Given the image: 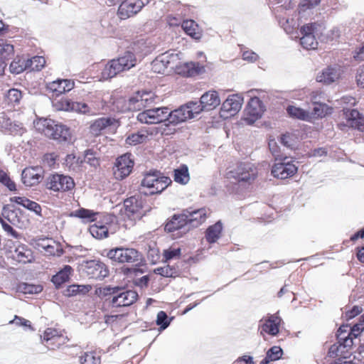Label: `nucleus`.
<instances>
[{"instance_id": "obj_4", "label": "nucleus", "mask_w": 364, "mask_h": 364, "mask_svg": "<svg viewBox=\"0 0 364 364\" xmlns=\"http://www.w3.org/2000/svg\"><path fill=\"white\" fill-rule=\"evenodd\" d=\"M171 183V178L164 176L160 171H149L144 173V178L141 181V192L145 195L159 194Z\"/></svg>"}, {"instance_id": "obj_31", "label": "nucleus", "mask_w": 364, "mask_h": 364, "mask_svg": "<svg viewBox=\"0 0 364 364\" xmlns=\"http://www.w3.org/2000/svg\"><path fill=\"white\" fill-rule=\"evenodd\" d=\"M10 200L13 203H16L18 205H22L23 207L27 208L29 210L33 211L35 213L38 215H40L41 212V205L38 203L28 199L27 198L14 196L11 198Z\"/></svg>"}, {"instance_id": "obj_8", "label": "nucleus", "mask_w": 364, "mask_h": 364, "mask_svg": "<svg viewBox=\"0 0 364 364\" xmlns=\"http://www.w3.org/2000/svg\"><path fill=\"white\" fill-rule=\"evenodd\" d=\"M323 26L317 23H308L300 28V44L306 50H315L318 46L317 38L321 34Z\"/></svg>"}, {"instance_id": "obj_58", "label": "nucleus", "mask_w": 364, "mask_h": 364, "mask_svg": "<svg viewBox=\"0 0 364 364\" xmlns=\"http://www.w3.org/2000/svg\"><path fill=\"white\" fill-rule=\"evenodd\" d=\"M54 241L49 238H39L36 241V247L38 249H43L46 250V248L48 249H54Z\"/></svg>"}, {"instance_id": "obj_14", "label": "nucleus", "mask_w": 364, "mask_h": 364, "mask_svg": "<svg viewBox=\"0 0 364 364\" xmlns=\"http://www.w3.org/2000/svg\"><path fill=\"white\" fill-rule=\"evenodd\" d=\"M134 161L130 154H125L119 156L113 166V175L117 180H122L132 172Z\"/></svg>"}, {"instance_id": "obj_41", "label": "nucleus", "mask_w": 364, "mask_h": 364, "mask_svg": "<svg viewBox=\"0 0 364 364\" xmlns=\"http://www.w3.org/2000/svg\"><path fill=\"white\" fill-rule=\"evenodd\" d=\"M43 287L40 284H32L28 283H21L18 284L16 291L23 294H36L41 292Z\"/></svg>"}, {"instance_id": "obj_30", "label": "nucleus", "mask_w": 364, "mask_h": 364, "mask_svg": "<svg viewBox=\"0 0 364 364\" xmlns=\"http://www.w3.org/2000/svg\"><path fill=\"white\" fill-rule=\"evenodd\" d=\"M43 340L46 341L47 343L50 342V345L53 346L51 348H53L54 346H59L60 344L64 343L65 338L61 335L58 334V331L54 328H47L42 336Z\"/></svg>"}, {"instance_id": "obj_63", "label": "nucleus", "mask_w": 364, "mask_h": 364, "mask_svg": "<svg viewBox=\"0 0 364 364\" xmlns=\"http://www.w3.org/2000/svg\"><path fill=\"white\" fill-rule=\"evenodd\" d=\"M259 56L257 53L252 51H244L242 53V58L245 60L249 61V62H255L258 59Z\"/></svg>"}, {"instance_id": "obj_62", "label": "nucleus", "mask_w": 364, "mask_h": 364, "mask_svg": "<svg viewBox=\"0 0 364 364\" xmlns=\"http://www.w3.org/2000/svg\"><path fill=\"white\" fill-rule=\"evenodd\" d=\"M364 330V319L360 321L358 323H355L351 328L350 334L353 336L354 338H357L360 333Z\"/></svg>"}, {"instance_id": "obj_42", "label": "nucleus", "mask_w": 364, "mask_h": 364, "mask_svg": "<svg viewBox=\"0 0 364 364\" xmlns=\"http://www.w3.org/2000/svg\"><path fill=\"white\" fill-rule=\"evenodd\" d=\"M14 55V46L7 41H0V60L12 58Z\"/></svg>"}, {"instance_id": "obj_20", "label": "nucleus", "mask_w": 364, "mask_h": 364, "mask_svg": "<svg viewBox=\"0 0 364 364\" xmlns=\"http://www.w3.org/2000/svg\"><path fill=\"white\" fill-rule=\"evenodd\" d=\"M141 99L140 92H138L134 96L129 98L128 100L124 98L118 99L115 102L116 107L120 109L121 112L139 111L142 109H146Z\"/></svg>"}, {"instance_id": "obj_25", "label": "nucleus", "mask_w": 364, "mask_h": 364, "mask_svg": "<svg viewBox=\"0 0 364 364\" xmlns=\"http://www.w3.org/2000/svg\"><path fill=\"white\" fill-rule=\"evenodd\" d=\"M179 53L173 50L166 51L156 57V63L161 62L164 68H171V69H178L181 66Z\"/></svg>"}, {"instance_id": "obj_19", "label": "nucleus", "mask_w": 364, "mask_h": 364, "mask_svg": "<svg viewBox=\"0 0 364 364\" xmlns=\"http://www.w3.org/2000/svg\"><path fill=\"white\" fill-rule=\"evenodd\" d=\"M43 178V170L38 166L25 168L21 173L22 183L28 187L38 184Z\"/></svg>"}, {"instance_id": "obj_9", "label": "nucleus", "mask_w": 364, "mask_h": 364, "mask_svg": "<svg viewBox=\"0 0 364 364\" xmlns=\"http://www.w3.org/2000/svg\"><path fill=\"white\" fill-rule=\"evenodd\" d=\"M257 175L255 166L251 163H240L233 170L229 171L226 176L228 179H234L235 181L251 183Z\"/></svg>"}, {"instance_id": "obj_55", "label": "nucleus", "mask_w": 364, "mask_h": 364, "mask_svg": "<svg viewBox=\"0 0 364 364\" xmlns=\"http://www.w3.org/2000/svg\"><path fill=\"white\" fill-rule=\"evenodd\" d=\"M282 354V349L279 346H273L267 352V359H270L271 361L279 360Z\"/></svg>"}, {"instance_id": "obj_53", "label": "nucleus", "mask_w": 364, "mask_h": 364, "mask_svg": "<svg viewBox=\"0 0 364 364\" xmlns=\"http://www.w3.org/2000/svg\"><path fill=\"white\" fill-rule=\"evenodd\" d=\"M154 273L159 274L166 277H173L176 273L174 268L170 267L169 265H166L164 267H157L154 269Z\"/></svg>"}, {"instance_id": "obj_43", "label": "nucleus", "mask_w": 364, "mask_h": 364, "mask_svg": "<svg viewBox=\"0 0 364 364\" xmlns=\"http://www.w3.org/2000/svg\"><path fill=\"white\" fill-rule=\"evenodd\" d=\"M97 215V213L85 208L78 209L72 213V215L81 218L85 223L95 221Z\"/></svg>"}, {"instance_id": "obj_37", "label": "nucleus", "mask_w": 364, "mask_h": 364, "mask_svg": "<svg viewBox=\"0 0 364 364\" xmlns=\"http://www.w3.org/2000/svg\"><path fill=\"white\" fill-rule=\"evenodd\" d=\"M287 112L292 118L311 122L309 111L304 110L294 105H289L287 107Z\"/></svg>"}, {"instance_id": "obj_59", "label": "nucleus", "mask_w": 364, "mask_h": 364, "mask_svg": "<svg viewBox=\"0 0 364 364\" xmlns=\"http://www.w3.org/2000/svg\"><path fill=\"white\" fill-rule=\"evenodd\" d=\"M269 148L271 153L274 156L275 161H277L279 158L283 157V156L279 154V148L274 139H271L269 141Z\"/></svg>"}, {"instance_id": "obj_46", "label": "nucleus", "mask_w": 364, "mask_h": 364, "mask_svg": "<svg viewBox=\"0 0 364 364\" xmlns=\"http://www.w3.org/2000/svg\"><path fill=\"white\" fill-rule=\"evenodd\" d=\"M10 70L13 73L18 74L21 72L28 70L27 59L26 58H18L15 59L10 64Z\"/></svg>"}, {"instance_id": "obj_47", "label": "nucleus", "mask_w": 364, "mask_h": 364, "mask_svg": "<svg viewBox=\"0 0 364 364\" xmlns=\"http://www.w3.org/2000/svg\"><path fill=\"white\" fill-rule=\"evenodd\" d=\"M22 97L21 92L17 89H10L6 95V100L9 105H15L18 104Z\"/></svg>"}, {"instance_id": "obj_3", "label": "nucleus", "mask_w": 364, "mask_h": 364, "mask_svg": "<svg viewBox=\"0 0 364 364\" xmlns=\"http://www.w3.org/2000/svg\"><path fill=\"white\" fill-rule=\"evenodd\" d=\"M220 104V99L218 93L214 90H210L204 93L200 100V103L197 102H190L181 107H185L186 113V121L194 118L202 111H210L216 108Z\"/></svg>"}, {"instance_id": "obj_39", "label": "nucleus", "mask_w": 364, "mask_h": 364, "mask_svg": "<svg viewBox=\"0 0 364 364\" xmlns=\"http://www.w3.org/2000/svg\"><path fill=\"white\" fill-rule=\"evenodd\" d=\"M204 71V67L199 63L188 62L183 63V70L178 71L179 73H183V74L188 76H193L195 75L200 74Z\"/></svg>"}, {"instance_id": "obj_35", "label": "nucleus", "mask_w": 364, "mask_h": 364, "mask_svg": "<svg viewBox=\"0 0 364 364\" xmlns=\"http://www.w3.org/2000/svg\"><path fill=\"white\" fill-rule=\"evenodd\" d=\"M90 234L96 239L102 240L108 237L109 229L107 225L97 222L90 226Z\"/></svg>"}, {"instance_id": "obj_13", "label": "nucleus", "mask_w": 364, "mask_h": 364, "mask_svg": "<svg viewBox=\"0 0 364 364\" xmlns=\"http://www.w3.org/2000/svg\"><path fill=\"white\" fill-rule=\"evenodd\" d=\"M75 186L74 180L68 176L53 174L47 178V188L53 191H68Z\"/></svg>"}, {"instance_id": "obj_11", "label": "nucleus", "mask_w": 364, "mask_h": 364, "mask_svg": "<svg viewBox=\"0 0 364 364\" xmlns=\"http://www.w3.org/2000/svg\"><path fill=\"white\" fill-rule=\"evenodd\" d=\"M297 170L298 168L287 156H283L276 161L272 168V174L275 178L286 179L293 176Z\"/></svg>"}, {"instance_id": "obj_7", "label": "nucleus", "mask_w": 364, "mask_h": 364, "mask_svg": "<svg viewBox=\"0 0 364 364\" xmlns=\"http://www.w3.org/2000/svg\"><path fill=\"white\" fill-rule=\"evenodd\" d=\"M100 292L104 296H109L107 301L113 307L129 306L133 304L138 297L135 291L122 290L118 287H106Z\"/></svg>"}, {"instance_id": "obj_28", "label": "nucleus", "mask_w": 364, "mask_h": 364, "mask_svg": "<svg viewBox=\"0 0 364 364\" xmlns=\"http://www.w3.org/2000/svg\"><path fill=\"white\" fill-rule=\"evenodd\" d=\"M311 100H313L314 107L311 112H309L311 114V121L314 119L323 118L329 113L330 107L323 103H318L316 100V96L314 92L312 93Z\"/></svg>"}, {"instance_id": "obj_57", "label": "nucleus", "mask_w": 364, "mask_h": 364, "mask_svg": "<svg viewBox=\"0 0 364 364\" xmlns=\"http://www.w3.org/2000/svg\"><path fill=\"white\" fill-rule=\"evenodd\" d=\"M140 95L146 109L154 104L156 99L155 95L151 92H140Z\"/></svg>"}, {"instance_id": "obj_1", "label": "nucleus", "mask_w": 364, "mask_h": 364, "mask_svg": "<svg viewBox=\"0 0 364 364\" xmlns=\"http://www.w3.org/2000/svg\"><path fill=\"white\" fill-rule=\"evenodd\" d=\"M185 108V107H180L171 112H169L166 107L146 109L138 114L136 119L144 124H158L167 122V124H178L186 121L187 116H186V113H184Z\"/></svg>"}, {"instance_id": "obj_12", "label": "nucleus", "mask_w": 364, "mask_h": 364, "mask_svg": "<svg viewBox=\"0 0 364 364\" xmlns=\"http://www.w3.org/2000/svg\"><path fill=\"white\" fill-rule=\"evenodd\" d=\"M124 215L131 220H139L144 214V200L139 196H132L124 202Z\"/></svg>"}, {"instance_id": "obj_6", "label": "nucleus", "mask_w": 364, "mask_h": 364, "mask_svg": "<svg viewBox=\"0 0 364 364\" xmlns=\"http://www.w3.org/2000/svg\"><path fill=\"white\" fill-rule=\"evenodd\" d=\"M105 256L114 263L132 264L139 267L143 262L142 254L134 248L119 247L105 250Z\"/></svg>"}, {"instance_id": "obj_22", "label": "nucleus", "mask_w": 364, "mask_h": 364, "mask_svg": "<svg viewBox=\"0 0 364 364\" xmlns=\"http://www.w3.org/2000/svg\"><path fill=\"white\" fill-rule=\"evenodd\" d=\"M341 75V68L338 65L329 66L318 73L316 80L329 85L339 79Z\"/></svg>"}, {"instance_id": "obj_26", "label": "nucleus", "mask_w": 364, "mask_h": 364, "mask_svg": "<svg viewBox=\"0 0 364 364\" xmlns=\"http://www.w3.org/2000/svg\"><path fill=\"white\" fill-rule=\"evenodd\" d=\"M117 126V121L114 118L112 117H102L96 119L90 125V132L95 135L98 136L101 134V132L106 128L112 127H116Z\"/></svg>"}, {"instance_id": "obj_15", "label": "nucleus", "mask_w": 364, "mask_h": 364, "mask_svg": "<svg viewBox=\"0 0 364 364\" xmlns=\"http://www.w3.org/2000/svg\"><path fill=\"white\" fill-rule=\"evenodd\" d=\"M149 1V0H124L119 6L117 15L121 19H127L139 13Z\"/></svg>"}, {"instance_id": "obj_45", "label": "nucleus", "mask_w": 364, "mask_h": 364, "mask_svg": "<svg viewBox=\"0 0 364 364\" xmlns=\"http://www.w3.org/2000/svg\"><path fill=\"white\" fill-rule=\"evenodd\" d=\"M321 0H301L298 6L299 14L304 16L308 11L318 6Z\"/></svg>"}, {"instance_id": "obj_48", "label": "nucleus", "mask_w": 364, "mask_h": 364, "mask_svg": "<svg viewBox=\"0 0 364 364\" xmlns=\"http://www.w3.org/2000/svg\"><path fill=\"white\" fill-rule=\"evenodd\" d=\"M84 160L93 167H97L100 165L98 154L93 149H87L85 151Z\"/></svg>"}, {"instance_id": "obj_54", "label": "nucleus", "mask_w": 364, "mask_h": 364, "mask_svg": "<svg viewBox=\"0 0 364 364\" xmlns=\"http://www.w3.org/2000/svg\"><path fill=\"white\" fill-rule=\"evenodd\" d=\"M156 323L160 326L161 330H164L169 326L170 321H168L167 314L164 311H161L157 314Z\"/></svg>"}, {"instance_id": "obj_40", "label": "nucleus", "mask_w": 364, "mask_h": 364, "mask_svg": "<svg viewBox=\"0 0 364 364\" xmlns=\"http://www.w3.org/2000/svg\"><path fill=\"white\" fill-rule=\"evenodd\" d=\"M174 181L178 183L185 185L188 183L190 176L187 166L182 165L178 168L174 170Z\"/></svg>"}, {"instance_id": "obj_18", "label": "nucleus", "mask_w": 364, "mask_h": 364, "mask_svg": "<svg viewBox=\"0 0 364 364\" xmlns=\"http://www.w3.org/2000/svg\"><path fill=\"white\" fill-rule=\"evenodd\" d=\"M84 271L90 278L99 280H102L109 275V270L106 265L103 262L97 260L87 262Z\"/></svg>"}, {"instance_id": "obj_16", "label": "nucleus", "mask_w": 364, "mask_h": 364, "mask_svg": "<svg viewBox=\"0 0 364 364\" xmlns=\"http://www.w3.org/2000/svg\"><path fill=\"white\" fill-rule=\"evenodd\" d=\"M245 112L244 120L248 124H253L262 117L264 112V106L262 101L258 97L251 98Z\"/></svg>"}, {"instance_id": "obj_29", "label": "nucleus", "mask_w": 364, "mask_h": 364, "mask_svg": "<svg viewBox=\"0 0 364 364\" xmlns=\"http://www.w3.org/2000/svg\"><path fill=\"white\" fill-rule=\"evenodd\" d=\"M187 217L183 213L180 215H174L171 220L165 225V230L167 232H173L187 225Z\"/></svg>"}, {"instance_id": "obj_24", "label": "nucleus", "mask_w": 364, "mask_h": 364, "mask_svg": "<svg viewBox=\"0 0 364 364\" xmlns=\"http://www.w3.org/2000/svg\"><path fill=\"white\" fill-rule=\"evenodd\" d=\"M74 82L68 79H58L48 82L47 89L56 96L70 91L74 87Z\"/></svg>"}, {"instance_id": "obj_21", "label": "nucleus", "mask_w": 364, "mask_h": 364, "mask_svg": "<svg viewBox=\"0 0 364 364\" xmlns=\"http://www.w3.org/2000/svg\"><path fill=\"white\" fill-rule=\"evenodd\" d=\"M187 217V224L192 227H198L203 223L208 217V210L203 208L196 210L188 208L183 211Z\"/></svg>"}, {"instance_id": "obj_27", "label": "nucleus", "mask_w": 364, "mask_h": 364, "mask_svg": "<svg viewBox=\"0 0 364 364\" xmlns=\"http://www.w3.org/2000/svg\"><path fill=\"white\" fill-rule=\"evenodd\" d=\"M282 319L277 314L271 315L262 325L261 334L265 332L271 336H276L279 333V326Z\"/></svg>"}, {"instance_id": "obj_10", "label": "nucleus", "mask_w": 364, "mask_h": 364, "mask_svg": "<svg viewBox=\"0 0 364 364\" xmlns=\"http://www.w3.org/2000/svg\"><path fill=\"white\" fill-rule=\"evenodd\" d=\"M57 109L60 110L69 111L72 110L80 114L88 115H95L100 109V107L97 105H88L85 102H72L67 99L61 100L58 102Z\"/></svg>"}, {"instance_id": "obj_5", "label": "nucleus", "mask_w": 364, "mask_h": 364, "mask_svg": "<svg viewBox=\"0 0 364 364\" xmlns=\"http://www.w3.org/2000/svg\"><path fill=\"white\" fill-rule=\"evenodd\" d=\"M35 127L47 137L59 141H67L70 139V129L51 119H40L35 123Z\"/></svg>"}, {"instance_id": "obj_52", "label": "nucleus", "mask_w": 364, "mask_h": 364, "mask_svg": "<svg viewBox=\"0 0 364 364\" xmlns=\"http://www.w3.org/2000/svg\"><path fill=\"white\" fill-rule=\"evenodd\" d=\"M147 138V136L144 134L135 133L129 135L127 139V144L129 145H136L144 142Z\"/></svg>"}, {"instance_id": "obj_2", "label": "nucleus", "mask_w": 364, "mask_h": 364, "mask_svg": "<svg viewBox=\"0 0 364 364\" xmlns=\"http://www.w3.org/2000/svg\"><path fill=\"white\" fill-rule=\"evenodd\" d=\"M137 63L135 55L130 52H125L117 58L108 61L102 70L100 80L111 79L118 74L134 68Z\"/></svg>"}, {"instance_id": "obj_23", "label": "nucleus", "mask_w": 364, "mask_h": 364, "mask_svg": "<svg viewBox=\"0 0 364 364\" xmlns=\"http://www.w3.org/2000/svg\"><path fill=\"white\" fill-rule=\"evenodd\" d=\"M346 124L343 126L353 127L364 132V117L356 109H343Z\"/></svg>"}, {"instance_id": "obj_49", "label": "nucleus", "mask_w": 364, "mask_h": 364, "mask_svg": "<svg viewBox=\"0 0 364 364\" xmlns=\"http://www.w3.org/2000/svg\"><path fill=\"white\" fill-rule=\"evenodd\" d=\"M181 255V250L179 247H170L167 250H164L163 252V256L164 258V262H167L171 259H179Z\"/></svg>"}, {"instance_id": "obj_34", "label": "nucleus", "mask_w": 364, "mask_h": 364, "mask_svg": "<svg viewBox=\"0 0 364 364\" xmlns=\"http://www.w3.org/2000/svg\"><path fill=\"white\" fill-rule=\"evenodd\" d=\"M182 28L186 34L194 39L198 40L202 34L198 25L193 20H186L182 23Z\"/></svg>"}, {"instance_id": "obj_64", "label": "nucleus", "mask_w": 364, "mask_h": 364, "mask_svg": "<svg viewBox=\"0 0 364 364\" xmlns=\"http://www.w3.org/2000/svg\"><path fill=\"white\" fill-rule=\"evenodd\" d=\"M356 80L358 85L364 87V65L358 69Z\"/></svg>"}, {"instance_id": "obj_44", "label": "nucleus", "mask_w": 364, "mask_h": 364, "mask_svg": "<svg viewBox=\"0 0 364 364\" xmlns=\"http://www.w3.org/2000/svg\"><path fill=\"white\" fill-rule=\"evenodd\" d=\"M28 68L30 71L41 70L46 64V60L42 56H34L27 58Z\"/></svg>"}, {"instance_id": "obj_36", "label": "nucleus", "mask_w": 364, "mask_h": 364, "mask_svg": "<svg viewBox=\"0 0 364 364\" xmlns=\"http://www.w3.org/2000/svg\"><path fill=\"white\" fill-rule=\"evenodd\" d=\"M73 268L69 265H65L55 275L52 277V282L57 287H60L63 283L68 281L70 274L73 272Z\"/></svg>"}, {"instance_id": "obj_56", "label": "nucleus", "mask_w": 364, "mask_h": 364, "mask_svg": "<svg viewBox=\"0 0 364 364\" xmlns=\"http://www.w3.org/2000/svg\"><path fill=\"white\" fill-rule=\"evenodd\" d=\"M80 364H99L100 358L96 357L93 353H85L80 358Z\"/></svg>"}, {"instance_id": "obj_51", "label": "nucleus", "mask_w": 364, "mask_h": 364, "mask_svg": "<svg viewBox=\"0 0 364 364\" xmlns=\"http://www.w3.org/2000/svg\"><path fill=\"white\" fill-rule=\"evenodd\" d=\"M0 182L7 187L11 191H16V183L10 178L8 174L4 171H0Z\"/></svg>"}, {"instance_id": "obj_17", "label": "nucleus", "mask_w": 364, "mask_h": 364, "mask_svg": "<svg viewBox=\"0 0 364 364\" xmlns=\"http://www.w3.org/2000/svg\"><path fill=\"white\" fill-rule=\"evenodd\" d=\"M243 103V98L237 95H231L223 102L220 114L223 117H228L239 112Z\"/></svg>"}, {"instance_id": "obj_61", "label": "nucleus", "mask_w": 364, "mask_h": 364, "mask_svg": "<svg viewBox=\"0 0 364 364\" xmlns=\"http://www.w3.org/2000/svg\"><path fill=\"white\" fill-rule=\"evenodd\" d=\"M11 122L6 114L4 112L0 113V131L6 132Z\"/></svg>"}, {"instance_id": "obj_33", "label": "nucleus", "mask_w": 364, "mask_h": 364, "mask_svg": "<svg viewBox=\"0 0 364 364\" xmlns=\"http://www.w3.org/2000/svg\"><path fill=\"white\" fill-rule=\"evenodd\" d=\"M14 257L22 263L31 262L33 259L32 251L26 245H18L14 251Z\"/></svg>"}, {"instance_id": "obj_32", "label": "nucleus", "mask_w": 364, "mask_h": 364, "mask_svg": "<svg viewBox=\"0 0 364 364\" xmlns=\"http://www.w3.org/2000/svg\"><path fill=\"white\" fill-rule=\"evenodd\" d=\"M223 230V224L218 221L214 225L208 228L205 231V240L209 243H215L220 237Z\"/></svg>"}, {"instance_id": "obj_38", "label": "nucleus", "mask_w": 364, "mask_h": 364, "mask_svg": "<svg viewBox=\"0 0 364 364\" xmlns=\"http://www.w3.org/2000/svg\"><path fill=\"white\" fill-rule=\"evenodd\" d=\"M91 289V286L90 285H78V284H72L67 287L66 289L64 290L63 294L65 296H74L77 294H85L88 292Z\"/></svg>"}, {"instance_id": "obj_50", "label": "nucleus", "mask_w": 364, "mask_h": 364, "mask_svg": "<svg viewBox=\"0 0 364 364\" xmlns=\"http://www.w3.org/2000/svg\"><path fill=\"white\" fill-rule=\"evenodd\" d=\"M25 131L26 129L21 123L18 122H11L6 132H8L12 135L21 136L25 132Z\"/></svg>"}, {"instance_id": "obj_60", "label": "nucleus", "mask_w": 364, "mask_h": 364, "mask_svg": "<svg viewBox=\"0 0 364 364\" xmlns=\"http://www.w3.org/2000/svg\"><path fill=\"white\" fill-rule=\"evenodd\" d=\"M0 223L1 224L2 228L5 232H6L9 235H11L14 238H18L20 235L8 223H6L1 217H0Z\"/></svg>"}]
</instances>
